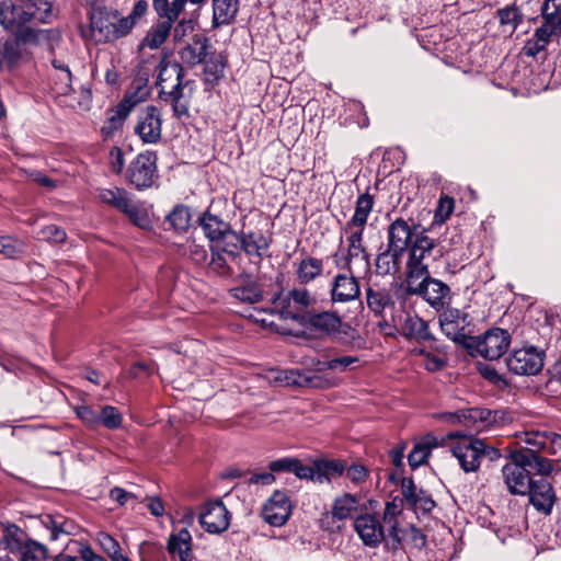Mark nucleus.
<instances>
[{"label":"nucleus","instance_id":"obj_28","mask_svg":"<svg viewBox=\"0 0 561 561\" xmlns=\"http://www.w3.org/2000/svg\"><path fill=\"white\" fill-rule=\"evenodd\" d=\"M270 238L261 231H250L242 234L241 247L252 257L251 267L259 270L262 256L270 248Z\"/></svg>","mask_w":561,"mask_h":561},{"label":"nucleus","instance_id":"obj_3","mask_svg":"<svg viewBox=\"0 0 561 561\" xmlns=\"http://www.w3.org/2000/svg\"><path fill=\"white\" fill-rule=\"evenodd\" d=\"M98 198L103 204L124 214L135 226L141 229L151 227L152 220L144 203L135 201L125 188L101 187L98 190Z\"/></svg>","mask_w":561,"mask_h":561},{"label":"nucleus","instance_id":"obj_17","mask_svg":"<svg viewBox=\"0 0 561 561\" xmlns=\"http://www.w3.org/2000/svg\"><path fill=\"white\" fill-rule=\"evenodd\" d=\"M502 477L510 493L515 495H526L534 481L524 463H519L515 451L511 453V462L502 468Z\"/></svg>","mask_w":561,"mask_h":561},{"label":"nucleus","instance_id":"obj_8","mask_svg":"<svg viewBox=\"0 0 561 561\" xmlns=\"http://www.w3.org/2000/svg\"><path fill=\"white\" fill-rule=\"evenodd\" d=\"M510 344L511 335L506 330L492 328L482 335L472 336L466 350L472 356L495 360L507 351Z\"/></svg>","mask_w":561,"mask_h":561},{"label":"nucleus","instance_id":"obj_11","mask_svg":"<svg viewBox=\"0 0 561 561\" xmlns=\"http://www.w3.org/2000/svg\"><path fill=\"white\" fill-rule=\"evenodd\" d=\"M314 371H300L298 369L283 370L276 377L277 380L283 381L286 386L309 387L314 389H329L336 387L340 380L327 374L325 370H320L318 359L313 360Z\"/></svg>","mask_w":561,"mask_h":561},{"label":"nucleus","instance_id":"obj_20","mask_svg":"<svg viewBox=\"0 0 561 561\" xmlns=\"http://www.w3.org/2000/svg\"><path fill=\"white\" fill-rule=\"evenodd\" d=\"M291 514L289 496L283 491H275L262 507L261 515L271 526L280 527Z\"/></svg>","mask_w":561,"mask_h":561},{"label":"nucleus","instance_id":"obj_32","mask_svg":"<svg viewBox=\"0 0 561 561\" xmlns=\"http://www.w3.org/2000/svg\"><path fill=\"white\" fill-rule=\"evenodd\" d=\"M460 424L469 431L480 432L494 421L492 412L486 409L472 408L460 410Z\"/></svg>","mask_w":561,"mask_h":561},{"label":"nucleus","instance_id":"obj_27","mask_svg":"<svg viewBox=\"0 0 561 561\" xmlns=\"http://www.w3.org/2000/svg\"><path fill=\"white\" fill-rule=\"evenodd\" d=\"M393 323L408 339H414L416 341H427L432 339L427 323L415 313L404 312L403 316L393 319Z\"/></svg>","mask_w":561,"mask_h":561},{"label":"nucleus","instance_id":"obj_24","mask_svg":"<svg viewBox=\"0 0 561 561\" xmlns=\"http://www.w3.org/2000/svg\"><path fill=\"white\" fill-rule=\"evenodd\" d=\"M257 271L254 267L241 271L239 275L240 284L230 289L233 298L248 304H255L262 300V288L254 278V274Z\"/></svg>","mask_w":561,"mask_h":561},{"label":"nucleus","instance_id":"obj_37","mask_svg":"<svg viewBox=\"0 0 561 561\" xmlns=\"http://www.w3.org/2000/svg\"><path fill=\"white\" fill-rule=\"evenodd\" d=\"M439 440L434 435H426L424 436L420 442H417L411 453L408 456L409 465L412 468L420 467L423 465L428 456L431 455V451L433 448L439 446Z\"/></svg>","mask_w":561,"mask_h":561},{"label":"nucleus","instance_id":"obj_7","mask_svg":"<svg viewBox=\"0 0 561 561\" xmlns=\"http://www.w3.org/2000/svg\"><path fill=\"white\" fill-rule=\"evenodd\" d=\"M443 249L438 247L436 240L426 236L425 230L421 231V234H416L409 248L407 280L426 276V273H430L426 261L431 257L438 259L443 256Z\"/></svg>","mask_w":561,"mask_h":561},{"label":"nucleus","instance_id":"obj_10","mask_svg":"<svg viewBox=\"0 0 561 561\" xmlns=\"http://www.w3.org/2000/svg\"><path fill=\"white\" fill-rule=\"evenodd\" d=\"M314 302V298L305 288H295L286 294L279 293L273 300V310L282 319L299 322L306 314L302 312Z\"/></svg>","mask_w":561,"mask_h":561},{"label":"nucleus","instance_id":"obj_45","mask_svg":"<svg viewBox=\"0 0 561 561\" xmlns=\"http://www.w3.org/2000/svg\"><path fill=\"white\" fill-rule=\"evenodd\" d=\"M207 45L202 41H194L192 44H187L180 51V57L183 62L188 65H197L205 60Z\"/></svg>","mask_w":561,"mask_h":561},{"label":"nucleus","instance_id":"obj_35","mask_svg":"<svg viewBox=\"0 0 561 561\" xmlns=\"http://www.w3.org/2000/svg\"><path fill=\"white\" fill-rule=\"evenodd\" d=\"M402 254L403 253L387 245V249L380 252L376 257V273L386 276L399 272Z\"/></svg>","mask_w":561,"mask_h":561},{"label":"nucleus","instance_id":"obj_36","mask_svg":"<svg viewBox=\"0 0 561 561\" xmlns=\"http://www.w3.org/2000/svg\"><path fill=\"white\" fill-rule=\"evenodd\" d=\"M239 244H241V237L230 230L222 238H219V241H215L211 248L227 255L231 262L240 266L242 255L239 251Z\"/></svg>","mask_w":561,"mask_h":561},{"label":"nucleus","instance_id":"obj_50","mask_svg":"<svg viewBox=\"0 0 561 561\" xmlns=\"http://www.w3.org/2000/svg\"><path fill=\"white\" fill-rule=\"evenodd\" d=\"M47 547L35 540H27L24 549L20 551V561H47Z\"/></svg>","mask_w":561,"mask_h":561},{"label":"nucleus","instance_id":"obj_54","mask_svg":"<svg viewBox=\"0 0 561 561\" xmlns=\"http://www.w3.org/2000/svg\"><path fill=\"white\" fill-rule=\"evenodd\" d=\"M230 259L216 251L211 248V260L209 262V268L220 276H230L233 274V268L231 267Z\"/></svg>","mask_w":561,"mask_h":561},{"label":"nucleus","instance_id":"obj_1","mask_svg":"<svg viewBox=\"0 0 561 561\" xmlns=\"http://www.w3.org/2000/svg\"><path fill=\"white\" fill-rule=\"evenodd\" d=\"M518 442L526 445L525 448L515 450L519 463L526 469H531L541 476H548L553 470L552 461L538 453L545 451L550 455L561 450V435L551 431H526L518 436Z\"/></svg>","mask_w":561,"mask_h":561},{"label":"nucleus","instance_id":"obj_48","mask_svg":"<svg viewBox=\"0 0 561 561\" xmlns=\"http://www.w3.org/2000/svg\"><path fill=\"white\" fill-rule=\"evenodd\" d=\"M191 221V211L184 205H176L167 216V222L178 231H184L188 228Z\"/></svg>","mask_w":561,"mask_h":561},{"label":"nucleus","instance_id":"obj_63","mask_svg":"<svg viewBox=\"0 0 561 561\" xmlns=\"http://www.w3.org/2000/svg\"><path fill=\"white\" fill-rule=\"evenodd\" d=\"M294 457H284L268 463V469L274 472H291L295 465Z\"/></svg>","mask_w":561,"mask_h":561},{"label":"nucleus","instance_id":"obj_13","mask_svg":"<svg viewBox=\"0 0 561 561\" xmlns=\"http://www.w3.org/2000/svg\"><path fill=\"white\" fill-rule=\"evenodd\" d=\"M543 356V352L537 347L525 346L512 352L506 358V366L516 375L533 376L542 369Z\"/></svg>","mask_w":561,"mask_h":561},{"label":"nucleus","instance_id":"obj_6","mask_svg":"<svg viewBox=\"0 0 561 561\" xmlns=\"http://www.w3.org/2000/svg\"><path fill=\"white\" fill-rule=\"evenodd\" d=\"M30 14L25 0L0 1V25L25 43L34 42L37 36L30 26Z\"/></svg>","mask_w":561,"mask_h":561},{"label":"nucleus","instance_id":"obj_23","mask_svg":"<svg viewBox=\"0 0 561 561\" xmlns=\"http://www.w3.org/2000/svg\"><path fill=\"white\" fill-rule=\"evenodd\" d=\"M330 294L333 302L345 304L356 300L359 297L360 288L354 276V271L334 276Z\"/></svg>","mask_w":561,"mask_h":561},{"label":"nucleus","instance_id":"obj_55","mask_svg":"<svg viewBox=\"0 0 561 561\" xmlns=\"http://www.w3.org/2000/svg\"><path fill=\"white\" fill-rule=\"evenodd\" d=\"M19 58L20 50L16 42L7 41L0 44V69L12 67Z\"/></svg>","mask_w":561,"mask_h":561},{"label":"nucleus","instance_id":"obj_16","mask_svg":"<svg viewBox=\"0 0 561 561\" xmlns=\"http://www.w3.org/2000/svg\"><path fill=\"white\" fill-rule=\"evenodd\" d=\"M115 21L117 10L107 7H93L90 11V28L96 43H107L115 39Z\"/></svg>","mask_w":561,"mask_h":561},{"label":"nucleus","instance_id":"obj_30","mask_svg":"<svg viewBox=\"0 0 561 561\" xmlns=\"http://www.w3.org/2000/svg\"><path fill=\"white\" fill-rule=\"evenodd\" d=\"M239 0H213L211 26L219 28L234 22L239 12Z\"/></svg>","mask_w":561,"mask_h":561},{"label":"nucleus","instance_id":"obj_56","mask_svg":"<svg viewBox=\"0 0 561 561\" xmlns=\"http://www.w3.org/2000/svg\"><path fill=\"white\" fill-rule=\"evenodd\" d=\"M75 412L87 426H99L100 405L92 407L88 404H79L75 407Z\"/></svg>","mask_w":561,"mask_h":561},{"label":"nucleus","instance_id":"obj_51","mask_svg":"<svg viewBox=\"0 0 561 561\" xmlns=\"http://www.w3.org/2000/svg\"><path fill=\"white\" fill-rule=\"evenodd\" d=\"M50 81L51 89L57 96H67L73 91L71 71L51 72Z\"/></svg>","mask_w":561,"mask_h":561},{"label":"nucleus","instance_id":"obj_39","mask_svg":"<svg viewBox=\"0 0 561 561\" xmlns=\"http://www.w3.org/2000/svg\"><path fill=\"white\" fill-rule=\"evenodd\" d=\"M374 205V199L369 194H362L356 202L355 213L352 219L346 224L345 230L363 229L367 222Z\"/></svg>","mask_w":561,"mask_h":561},{"label":"nucleus","instance_id":"obj_25","mask_svg":"<svg viewBox=\"0 0 561 561\" xmlns=\"http://www.w3.org/2000/svg\"><path fill=\"white\" fill-rule=\"evenodd\" d=\"M351 232L347 238V253L345 255V268L347 272L353 270V265L358 266L363 271L369 270V255L363 245V229L348 230Z\"/></svg>","mask_w":561,"mask_h":561},{"label":"nucleus","instance_id":"obj_22","mask_svg":"<svg viewBox=\"0 0 561 561\" xmlns=\"http://www.w3.org/2000/svg\"><path fill=\"white\" fill-rule=\"evenodd\" d=\"M419 226H411L407 220L398 218L388 228V247L403 253L413 243Z\"/></svg>","mask_w":561,"mask_h":561},{"label":"nucleus","instance_id":"obj_15","mask_svg":"<svg viewBox=\"0 0 561 561\" xmlns=\"http://www.w3.org/2000/svg\"><path fill=\"white\" fill-rule=\"evenodd\" d=\"M354 529L362 542L369 548L378 547L386 539V531L388 533L383 519L371 513L358 515L354 520Z\"/></svg>","mask_w":561,"mask_h":561},{"label":"nucleus","instance_id":"obj_43","mask_svg":"<svg viewBox=\"0 0 561 561\" xmlns=\"http://www.w3.org/2000/svg\"><path fill=\"white\" fill-rule=\"evenodd\" d=\"M171 22H159L153 25L141 42V46L158 49L168 38L171 31Z\"/></svg>","mask_w":561,"mask_h":561},{"label":"nucleus","instance_id":"obj_18","mask_svg":"<svg viewBox=\"0 0 561 561\" xmlns=\"http://www.w3.org/2000/svg\"><path fill=\"white\" fill-rule=\"evenodd\" d=\"M201 526L209 534H221L229 528L230 513L220 500L205 503L198 517Z\"/></svg>","mask_w":561,"mask_h":561},{"label":"nucleus","instance_id":"obj_21","mask_svg":"<svg viewBox=\"0 0 561 561\" xmlns=\"http://www.w3.org/2000/svg\"><path fill=\"white\" fill-rule=\"evenodd\" d=\"M526 495L534 508L543 515H550L557 502L554 489L546 479L534 480Z\"/></svg>","mask_w":561,"mask_h":561},{"label":"nucleus","instance_id":"obj_44","mask_svg":"<svg viewBox=\"0 0 561 561\" xmlns=\"http://www.w3.org/2000/svg\"><path fill=\"white\" fill-rule=\"evenodd\" d=\"M323 263L321 260L307 256L298 265L297 276L302 284H308L321 275Z\"/></svg>","mask_w":561,"mask_h":561},{"label":"nucleus","instance_id":"obj_58","mask_svg":"<svg viewBox=\"0 0 561 561\" xmlns=\"http://www.w3.org/2000/svg\"><path fill=\"white\" fill-rule=\"evenodd\" d=\"M62 518H54L50 515H47L44 519V524L50 530V539L57 540L60 535H69L70 529L68 528V524Z\"/></svg>","mask_w":561,"mask_h":561},{"label":"nucleus","instance_id":"obj_12","mask_svg":"<svg viewBox=\"0 0 561 561\" xmlns=\"http://www.w3.org/2000/svg\"><path fill=\"white\" fill-rule=\"evenodd\" d=\"M407 290L412 295L421 296L436 309L445 306L449 298L450 288L439 279L431 277L430 273L417 279L407 280Z\"/></svg>","mask_w":561,"mask_h":561},{"label":"nucleus","instance_id":"obj_31","mask_svg":"<svg viewBox=\"0 0 561 561\" xmlns=\"http://www.w3.org/2000/svg\"><path fill=\"white\" fill-rule=\"evenodd\" d=\"M0 530L1 543L12 553L20 552L26 546V541L30 540L25 531L15 524L2 523Z\"/></svg>","mask_w":561,"mask_h":561},{"label":"nucleus","instance_id":"obj_47","mask_svg":"<svg viewBox=\"0 0 561 561\" xmlns=\"http://www.w3.org/2000/svg\"><path fill=\"white\" fill-rule=\"evenodd\" d=\"M500 24L506 26L514 32L517 26L523 22V14L518 7L515 4L501 8L496 12Z\"/></svg>","mask_w":561,"mask_h":561},{"label":"nucleus","instance_id":"obj_33","mask_svg":"<svg viewBox=\"0 0 561 561\" xmlns=\"http://www.w3.org/2000/svg\"><path fill=\"white\" fill-rule=\"evenodd\" d=\"M542 24L535 31L534 36L547 46L561 32V15L541 11Z\"/></svg>","mask_w":561,"mask_h":561},{"label":"nucleus","instance_id":"obj_62","mask_svg":"<svg viewBox=\"0 0 561 561\" xmlns=\"http://www.w3.org/2000/svg\"><path fill=\"white\" fill-rule=\"evenodd\" d=\"M110 164L115 174L122 173L125 167L124 153L121 148L113 147L110 151Z\"/></svg>","mask_w":561,"mask_h":561},{"label":"nucleus","instance_id":"obj_53","mask_svg":"<svg viewBox=\"0 0 561 561\" xmlns=\"http://www.w3.org/2000/svg\"><path fill=\"white\" fill-rule=\"evenodd\" d=\"M96 538L101 548L108 554L112 561H130L128 558L121 553V547L112 536L101 531L98 534Z\"/></svg>","mask_w":561,"mask_h":561},{"label":"nucleus","instance_id":"obj_26","mask_svg":"<svg viewBox=\"0 0 561 561\" xmlns=\"http://www.w3.org/2000/svg\"><path fill=\"white\" fill-rule=\"evenodd\" d=\"M299 323L314 330L320 335H333L341 332V318L329 311L307 313Z\"/></svg>","mask_w":561,"mask_h":561},{"label":"nucleus","instance_id":"obj_40","mask_svg":"<svg viewBox=\"0 0 561 561\" xmlns=\"http://www.w3.org/2000/svg\"><path fill=\"white\" fill-rule=\"evenodd\" d=\"M360 502V496L344 493L337 496L332 505V516L337 520H345L352 516L354 512H356L357 506Z\"/></svg>","mask_w":561,"mask_h":561},{"label":"nucleus","instance_id":"obj_29","mask_svg":"<svg viewBox=\"0 0 561 561\" xmlns=\"http://www.w3.org/2000/svg\"><path fill=\"white\" fill-rule=\"evenodd\" d=\"M167 550L172 559L193 561L192 535L187 528L171 533L167 541Z\"/></svg>","mask_w":561,"mask_h":561},{"label":"nucleus","instance_id":"obj_57","mask_svg":"<svg viewBox=\"0 0 561 561\" xmlns=\"http://www.w3.org/2000/svg\"><path fill=\"white\" fill-rule=\"evenodd\" d=\"M186 2L187 0H173L170 3L168 0L162 10L159 9L156 12L160 18L165 19L164 22H171L172 24L184 10Z\"/></svg>","mask_w":561,"mask_h":561},{"label":"nucleus","instance_id":"obj_61","mask_svg":"<svg viewBox=\"0 0 561 561\" xmlns=\"http://www.w3.org/2000/svg\"><path fill=\"white\" fill-rule=\"evenodd\" d=\"M435 506H436V504H435L434 500L432 499V496L426 491H424L423 493H421V495L417 499V501L415 502V504H413L410 508L414 510V512H416V513L421 512L423 514H427Z\"/></svg>","mask_w":561,"mask_h":561},{"label":"nucleus","instance_id":"obj_64","mask_svg":"<svg viewBox=\"0 0 561 561\" xmlns=\"http://www.w3.org/2000/svg\"><path fill=\"white\" fill-rule=\"evenodd\" d=\"M77 552L80 554V561H106L102 556L96 554L88 545L76 542Z\"/></svg>","mask_w":561,"mask_h":561},{"label":"nucleus","instance_id":"obj_52","mask_svg":"<svg viewBox=\"0 0 561 561\" xmlns=\"http://www.w3.org/2000/svg\"><path fill=\"white\" fill-rule=\"evenodd\" d=\"M416 352L423 357L422 364L428 371H437L446 365L447 355L444 351L433 353L431 350L420 348Z\"/></svg>","mask_w":561,"mask_h":561},{"label":"nucleus","instance_id":"obj_9","mask_svg":"<svg viewBox=\"0 0 561 561\" xmlns=\"http://www.w3.org/2000/svg\"><path fill=\"white\" fill-rule=\"evenodd\" d=\"M442 332L453 342L467 348L472 337V320L470 316L457 308H447L438 316Z\"/></svg>","mask_w":561,"mask_h":561},{"label":"nucleus","instance_id":"obj_19","mask_svg":"<svg viewBox=\"0 0 561 561\" xmlns=\"http://www.w3.org/2000/svg\"><path fill=\"white\" fill-rule=\"evenodd\" d=\"M135 133L144 144H157L162 134V116L156 106H146L138 114Z\"/></svg>","mask_w":561,"mask_h":561},{"label":"nucleus","instance_id":"obj_41","mask_svg":"<svg viewBox=\"0 0 561 561\" xmlns=\"http://www.w3.org/2000/svg\"><path fill=\"white\" fill-rule=\"evenodd\" d=\"M359 357L353 355L327 356L324 360L318 359L320 370H331L333 373H346L356 368Z\"/></svg>","mask_w":561,"mask_h":561},{"label":"nucleus","instance_id":"obj_46","mask_svg":"<svg viewBox=\"0 0 561 561\" xmlns=\"http://www.w3.org/2000/svg\"><path fill=\"white\" fill-rule=\"evenodd\" d=\"M138 92L141 93L140 96H137V94H128L118 103L115 110V116L111 118L112 121L115 118H118V121H124L129 115L135 105L140 102L144 96L147 95V87H139Z\"/></svg>","mask_w":561,"mask_h":561},{"label":"nucleus","instance_id":"obj_49","mask_svg":"<svg viewBox=\"0 0 561 561\" xmlns=\"http://www.w3.org/2000/svg\"><path fill=\"white\" fill-rule=\"evenodd\" d=\"M123 415L113 405H100L99 425L107 430H117L122 426Z\"/></svg>","mask_w":561,"mask_h":561},{"label":"nucleus","instance_id":"obj_2","mask_svg":"<svg viewBox=\"0 0 561 561\" xmlns=\"http://www.w3.org/2000/svg\"><path fill=\"white\" fill-rule=\"evenodd\" d=\"M460 437L463 439L457 442L451 447V453L465 472H476L480 468L483 458L493 461L501 456L496 448L488 445L482 439L465 438L466 435L461 432H450L447 434L449 439Z\"/></svg>","mask_w":561,"mask_h":561},{"label":"nucleus","instance_id":"obj_5","mask_svg":"<svg viewBox=\"0 0 561 561\" xmlns=\"http://www.w3.org/2000/svg\"><path fill=\"white\" fill-rule=\"evenodd\" d=\"M183 67L175 61L161 64L158 76L160 87L159 95L165 102H170L176 116L187 114V105L183 102L184 89L188 82L182 83Z\"/></svg>","mask_w":561,"mask_h":561},{"label":"nucleus","instance_id":"obj_60","mask_svg":"<svg viewBox=\"0 0 561 561\" xmlns=\"http://www.w3.org/2000/svg\"><path fill=\"white\" fill-rule=\"evenodd\" d=\"M42 239L50 241V242H62L66 239V232L64 229L59 228L56 225H48L42 228L39 231Z\"/></svg>","mask_w":561,"mask_h":561},{"label":"nucleus","instance_id":"obj_34","mask_svg":"<svg viewBox=\"0 0 561 561\" xmlns=\"http://www.w3.org/2000/svg\"><path fill=\"white\" fill-rule=\"evenodd\" d=\"M366 302L370 311L376 316H381L386 309L391 308L394 305L389 289L374 287H368L366 289Z\"/></svg>","mask_w":561,"mask_h":561},{"label":"nucleus","instance_id":"obj_38","mask_svg":"<svg viewBox=\"0 0 561 561\" xmlns=\"http://www.w3.org/2000/svg\"><path fill=\"white\" fill-rule=\"evenodd\" d=\"M199 221L205 234L213 242L219 241V238H222L231 230L229 222L209 211L205 213Z\"/></svg>","mask_w":561,"mask_h":561},{"label":"nucleus","instance_id":"obj_42","mask_svg":"<svg viewBox=\"0 0 561 561\" xmlns=\"http://www.w3.org/2000/svg\"><path fill=\"white\" fill-rule=\"evenodd\" d=\"M26 9L30 14V25L33 23H47L54 16V8L47 0H25Z\"/></svg>","mask_w":561,"mask_h":561},{"label":"nucleus","instance_id":"obj_14","mask_svg":"<svg viewBox=\"0 0 561 561\" xmlns=\"http://www.w3.org/2000/svg\"><path fill=\"white\" fill-rule=\"evenodd\" d=\"M157 172V156L152 151L139 153L127 169V179L137 190L148 188L153 184Z\"/></svg>","mask_w":561,"mask_h":561},{"label":"nucleus","instance_id":"obj_4","mask_svg":"<svg viewBox=\"0 0 561 561\" xmlns=\"http://www.w3.org/2000/svg\"><path fill=\"white\" fill-rule=\"evenodd\" d=\"M402 499L394 497L392 501L386 503L382 519L388 528V539L392 549H398L401 545V536L399 528V516L402 513L403 505L411 507L421 493L425 490L417 488L411 478H403L400 484Z\"/></svg>","mask_w":561,"mask_h":561},{"label":"nucleus","instance_id":"obj_59","mask_svg":"<svg viewBox=\"0 0 561 561\" xmlns=\"http://www.w3.org/2000/svg\"><path fill=\"white\" fill-rule=\"evenodd\" d=\"M455 207V202L451 197L448 196H442L438 201L437 208L435 210V222H444L446 221L449 216L451 215Z\"/></svg>","mask_w":561,"mask_h":561}]
</instances>
